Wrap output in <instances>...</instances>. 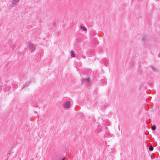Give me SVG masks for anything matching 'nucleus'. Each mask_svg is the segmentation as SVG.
<instances>
[{
    "mask_svg": "<svg viewBox=\"0 0 160 160\" xmlns=\"http://www.w3.org/2000/svg\"><path fill=\"white\" fill-rule=\"evenodd\" d=\"M28 47L31 50V52H33L35 50V46L33 43L31 42H28Z\"/></svg>",
    "mask_w": 160,
    "mask_h": 160,
    "instance_id": "1",
    "label": "nucleus"
},
{
    "mask_svg": "<svg viewBox=\"0 0 160 160\" xmlns=\"http://www.w3.org/2000/svg\"><path fill=\"white\" fill-rule=\"evenodd\" d=\"M19 0H11V6L12 7H13L17 6L19 2Z\"/></svg>",
    "mask_w": 160,
    "mask_h": 160,
    "instance_id": "2",
    "label": "nucleus"
},
{
    "mask_svg": "<svg viewBox=\"0 0 160 160\" xmlns=\"http://www.w3.org/2000/svg\"><path fill=\"white\" fill-rule=\"evenodd\" d=\"M70 103L69 101L66 102L63 105V107L65 108H70Z\"/></svg>",
    "mask_w": 160,
    "mask_h": 160,
    "instance_id": "3",
    "label": "nucleus"
},
{
    "mask_svg": "<svg viewBox=\"0 0 160 160\" xmlns=\"http://www.w3.org/2000/svg\"><path fill=\"white\" fill-rule=\"evenodd\" d=\"M80 29H82V30H83V31H85V33H86L87 31V29L86 27H84L82 26H81L80 27Z\"/></svg>",
    "mask_w": 160,
    "mask_h": 160,
    "instance_id": "4",
    "label": "nucleus"
},
{
    "mask_svg": "<svg viewBox=\"0 0 160 160\" xmlns=\"http://www.w3.org/2000/svg\"><path fill=\"white\" fill-rule=\"evenodd\" d=\"M148 37L146 35H143L142 37V39L144 41H146L148 39Z\"/></svg>",
    "mask_w": 160,
    "mask_h": 160,
    "instance_id": "5",
    "label": "nucleus"
},
{
    "mask_svg": "<svg viewBox=\"0 0 160 160\" xmlns=\"http://www.w3.org/2000/svg\"><path fill=\"white\" fill-rule=\"evenodd\" d=\"M70 53L71 54V56L72 57H74L75 56V55L74 54V52L73 51H70Z\"/></svg>",
    "mask_w": 160,
    "mask_h": 160,
    "instance_id": "6",
    "label": "nucleus"
},
{
    "mask_svg": "<svg viewBox=\"0 0 160 160\" xmlns=\"http://www.w3.org/2000/svg\"><path fill=\"white\" fill-rule=\"evenodd\" d=\"M149 149L151 151H152L153 149V148L152 146H150L149 148Z\"/></svg>",
    "mask_w": 160,
    "mask_h": 160,
    "instance_id": "7",
    "label": "nucleus"
},
{
    "mask_svg": "<svg viewBox=\"0 0 160 160\" xmlns=\"http://www.w3.org/2000/svg\"><path fill=\"white\" fill-rule=\"evenodd\" d=\"M83 80L85 81L86 82H90V79L89 78L86 79H84Z\"/></svg>",
    "mask_w": 160,
    "mask_h": 160,
    "instance_id": "8",
    "label": "nucleus"
},
{
    "mask_svg": "<svg viewBox=\"0 0 160 160\" xmlns=\"http://www.w3.org/2000/svg\"><path fill=\"white\" fill-rule=\"evenodd\" d=\"M151 128L152 130H156V128L155 126H152Z\"/></svg>",
    "mask_w": 160,
    "mask_h": 160,
    "instance_id": "9",
    "label": "nucleus"
},
{
    "mask_svg": "<svg viewBox=\"0 0 160 160\" xmlns=\"http://www.w3.org/2000/svg\"><path fill=\"white\" fill-rule=\"evenodd\" d=\"M28 86V85H25V84H24V86H23V87H27Z\"/></svg>",
    "mask_w": 160,
    "mask_h": 160,
    "instance_id": "10",
    "label": "nucleus"
},
{
    "mask_svg": "<svg viewBox=\"0 0 160 160\" xmlns=\"http://www.w3.org/2000/svg\"><path fill=\"white\" fill-rule=\"evenodd\" d=\"M1 91V87H0V92Z\"/></svg>",
    "mask_w": 160,
    "mask_h": 160,
    "instance_id": "11",
    "label": "nucleus"
},
{
    "mask_svg": "<svg viewBox=\"0 0 160 160\" xmlns=\"http://www.w3.org/2000/svg\"><path fill=\"white\" fill-rule=\"evenodd\" d=\"M106 62H107V60L106 61Z\"/></svg>",
    "mask_w": 160,
    "mask_h": 160,
    "instance_id": "12",
    "label": "nucleus"
},
{
    "mask_svg": "<svg viewBox=\"0 0 160 160\" xmlns=\"http://www.w3.org/2000/svg\"><path fill=\"white\" fill-rule=\"evenodd\" d=\"M23 88H22L21 89V90H22V89H23Z\"/></svg>",
    "mask_w": 160,
    "mask_h": 160,
    "instance_id": "13",
    "label": "nucleus"
}]
</instances>
